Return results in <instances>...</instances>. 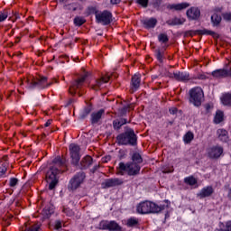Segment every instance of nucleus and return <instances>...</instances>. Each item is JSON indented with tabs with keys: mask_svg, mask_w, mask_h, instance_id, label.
Returning <instances> with one entry per match:
<instances>
[{
	"mask_svg": "<svg viewBox=\"0 0 231 231\" xmlns=\"http://www.w3.org/2000/svg\"><path fill=\"white\" fill-rule=\"evenodd\" d=\"M121 2L122 0H110L111 5H119Z\"/></svg>",
	"mask_w": 231,
	"mask_h": 231,
	"instance_id": "8fccbe9b",
	"label": "nucleus"
},
{
	"mask_svg": "<svg viewBox=\"0 0 231 231\" xmlns=\"http://www.w3.org/2000/svg\"><path fill=\"white\" fill-rule=\"evenodd\" d=\"M141 169L140 165L136 162H120L116 168V174L124 176L126 172L128 176H137V174H140Z\"/></svg>",
	"mask_w": 231,
	"mask_h": 231,
	"instance_id": "7ed1b4c3",
	"label": "nucleus"
},
{
	"mask_svg": "<svg viewBox=\"0 0 231 231\" xmlns=\"http://www.w3.org/2000/svg\"><path fill=\"white\" fill-rule=\"evenodd\" d=\"M106 113L104 109H100L97 112H94L91 114V122L92 124H98L100 122V119L102 118V116Z\"/></svg>",
	"mask_w": 231,
	"mask_h": 231,
	"instance_id": "4be33fe9",
	"label": "nucleus"
},
{
	"mask_svg": "<svg viewBox=\"0 0 231 231\" xmlns=\"http://www.w3.org/2000/svg\"><path fill=\"white\" fill-rule=\"evenodd\" d=\"M100 168L99 165H95L91 170L90 171L95 174V172H97V171H98V169Z\"/></svg>",
	"mask_w": 231,
	"mask_h": 231,
	"instance_id": "de8ad7c7",
	"label": "nucleus"
},
{
	"mask_svg": "<svg viewBox=\"0 0 231 231\" xmlns=\"http://www.w3.org/2000/svg\"><path fill=\"white\" fill-rule=\"evenodd\" d=\"M184 143H190L194 140V134L192 132H188L183 137Z\"/></svg>",
	"mask_w": 231,
	"mask_h": 231,
	"instance_id": "473e14b6",
	"label": "nucleus"
},
{
	"mask_svg": "<svg viewBox=\"0 0 231 231\" xmlns=\"http://www.w3.org/2000/svg\"><path fill=\"white\" fill-rule=\"evenodd\" d=\"M110 79L111 77L109 76L100 78L96 81V84L92 85L91 88L94 89V91H99V89H102V86H104V84H107V82H109Z\"/></svg>",
	"mask_w": 231,
	"mask_h": 231,
	"instance_id": "f3484780",
	"label": "nucleus"
},
{
	"mask_svg": "<svg viewBox=\"0 0 231 231\" xmlns=\"http://www.w3.org/2000/svg\"><path fill=\"white\" fill-rule=\"evenodd\" d=\"M41 226L39 224H34L29 227H26L24 231H39Z\"/></svg>",
	"mask_w": 231,
	"mask_h": 231,
	"instance_id": "e433bc0d",
	"label": "nucleus"
},
{
	"mask_svg": "<svg viewBox=\"0 0 231 231\" xmlns=\"http://www.w3.org/2000/svg\"><path fill=\"white\" fill-rule=\"evenodd\" d=\"M53 213V211H49V213H46L47 216H51V214Z\"/></svg>",
	"mask_w": 231,
	"mask_h": 231,
	"instance_id": "4d7b16f0",
	"label": "nucleus"
},
{
	"mask_svg": "<svg viewBox=\"0 0 231 231\" xmlns=\"http://www.w3.org/2000/svg\"><path fill=\"white\" fill-rule=\"evenodd\" d=\"M69 10H73V12H75L77 10V7H75L74 4H70L69 5Z\"/></svg>",
	"mask_w": 231,
	"mask_h": 231,
	"instance_id": "09e8293b",
	"label": "nucleus"
},
{
	"mask_svg": "<svg viewBox=\"0 0 231 231\" xmlns=\"http://www.w3.org/2000/svg\"><path fill=\"white\" fill-rule=\"evenodd\" d=\"M199 79H205V76H200Z\"/></svg>",
	"mask_w": 231,
	"mask_h": 231,
	"instance_id": "052dcab7",
	"label": "nucleus"
},
{
	"mask_svg": "<svg viewBox=\"0 0 231 231\" xmlns=\"http://www.w3.org/2000/svg\"><path fill=\"white\" fill-rule=\"evenodd\" d=\"M190 35H211L212 37H217V33L208 29L190 31Z\"/></svg>",
	"mask_w": 231,
	"mask_h": 231,
	"instance_id": "412c9836",
	"label": "nucleus"
},
{
	"mask_svg": "<svg viewBox=\"0 0 231 231\" xmlns=\"http://www.w3.org/2000/svg\"><path fill=\"white\" fill-rule=\"evenodd\" d=\"M69 151L72 165H79L80 162V146L76 143H71L69 146Z\"/></svg>",
	"mask_w": 231,
	"mask_h": 231,
	"instance_id": "1a4fd4ad",
	"label": "nucleus"
},
{
	"mask_svg": "<svg viewBox=\"0 0 231 231\" xmlns=\"http://www.w3.org/2000/svg\"><path fill=\"white\" fill-rule=\"evenodd\" d=\"M216 231H225V229H217Z\"/></svg>",
	"mask_w": 231,
	"mask_h": 231,
	"instance_id": "bf43d9fd",
	"label": "nucleus"
},
{
	"mask_svg": "<svg viewBox=\"0 0 231 231\" xmlns=\"http://www.w3.org/2000/svg\"><path fill=\"white\" fill-rule=\"evenodd\" d=\"M124 183L123 180L118 178L114 179H106L104 182H102L101 186L103 189H111L112 187H118V185H122Z\"/></svg>",
	"mask_w": 231,
	"mask_h": 231,
	"instance_id": "4468645a",
	"label": "nucleus"
},
{
	"mask_svg": "<svg viewBox=\"0 0 231 231\" xmlns=\"http://www.w3.org/2000/svg\"><path fill=\"white\" fill-rule=\"evenodd\" d=\"M91 106H87L84 108L82 114L80 115L81 118H86V116H88V115H89V113H91Z\"/></svg>",
	"mask_w": 231,
	"mask_h": 231,
	"instance_id": "c9c22d12",
	"label": "nucleus"
},
{
	"mask_svg": "<svg viewBox=\"0 0 231 231\" xmlns=\"http://www.w3.org/2000/svg\"><path fill=\"white\" fill-rule=\"evenodd\" d=\"M142 24L146 30H150V28H155L156 24H158V20L156 18H146L142 20Z\"/></svg>",
	"mask_w": 231,
	"mask_h": 231,
	"instance_id": "aec40b11",
	"label": "nucleus"
},
{
	"mask_svg": "<svg viewBox=\"0 0 231 231\" xmlns=\"http://www.w3.org/2000/svg\"><path fill=\"white\" fill-rule=\"evenodd\" d=\"M19 183V180L17 178H11L9 180V187H15Z\"/></svg>",
	"mask_w": 231,
	"mask_h": 231,
	"instance_id": "a19ab883",
	"label": "nucleus"
},
{
	"mask_svg": "<svg viewBox=\"0 0 231 231\" xmlns=\"http://www.w3.org/2000/svg\"><path fill=\"white\" fill-rule=\"evenodd\" d=\"M132 160L134 163H142V162H143V159H142V155H140V153L135 152L133 154L132 156Z\"/></svg>",
	"mask_w": 231,
	"mask_h": 231,
	"instance_id": "72a5a7b5",
	"label": "nucleus"
},
{
	"mask_svg": "<svg viewBox=\"0 0 231 231\" xmlns=\"http://www.w3.org/2000/svg\"><path fill=\"white\" fill-rule=\"evenodd\" d=\"M140 75L135 74L134 77H132V89L133 91H136L138 88H140Z\"/></svg>",
	"mask_w": 231,
	"mask_h": 231,
	"instance_id": "a878e982",
	"label": "nucleus"
},
{
	"mask_svg": "<svg viewBox=\"0 0 231 231\" xmlns=\"http://www.w3.org/2000/svg\"><path fill=\"white\" fill-rule=\"evenodd\" d=\"M171 202L166 200L165 204L158 205L154 202L145 200L140 202L136 207L137 214H158L162 212V210H165V208H169Z\"/></svg>",
	"mask_w": 231,
	"mask_h": 231,
	"instance_id": "f03ea898",
	"label": "nucleus"
},
{
	"mask_svg": "<svg viewBox=\"0 0 231 231\" xmlns=\"http://www.w3.org/2000/svg\"><path fill=\"white\" fill-rule=\"evenodd\" d=\"M158 41L159 42H162V44H165L169 42V36L166 33H161L158 35Z\"/></svg>",
	"mask_w": 231,
	"mask_h": 231,
	"instance_id": "f704fd0d",
	"label": "nucleus"
},
{
	"mask_svg": "<svg viewBox=\"0 0 231 231\" xmlns=\"http://www.w3.org/2000/svg\"><path fill=\"white\" fill-rule=\"evenodd\" d=\"M184 183H186L187 185H189L190 187H194V185L198 183V180H196L194 176L186 177L184 179Z\"/></svg>",
	"mask_w": 231,
	"mask_h": 231,
	"instance_id": "cd10ccee",
	"label": "nucleus"
},
{
	"mask_svg": "<svg viewBox=\"0 0 231 231\" xmlns=\"http://www.w3.org/2000/svg\"><path fill=\"white\" fill-rule=\"evenodd\" d=\"M190 6V4L185 2V3H180V4H171L168 5L167 8L168 10H176V12H180L181 10H185Z\"/></svg>",
	"mask_w": 231,
	"mask_h": 231,
	"instance_id": "a211bd4d",
	"label": "nucleus"
},
{
	"mask_svg": "<svg viewBox=\"0 0 231 231\" xmlns=\"http://www.w3.org/2000/svg\"><path fill=\"white\" fill-rule=\"evenodd\" d=\"M162 172H164V174H167L169 172H172V170L167 171V170H163Z\"/></svg>",
	"mask_w": 231,
	"mask_h": 231,
	"instance_id": "864d4df0",
	"label": "nucleus"
},
{
	"mask_svg": "<svg viewBox=\"0 0 231 231\" xmlns=\"http://www.w3.org/2000/svg\"><path fill=\"white\" fill-rule=\"evenodd\" d=\"M223 151V147L219 145L209 147L208 149V156L211 160H217V158H221Z\"/></svg>",
	"mask_w": 231,
	"mask_h": 231,
	"instance_id": "f8f14e48",
	"label": "nucleus"
},
{
	"mask_svg": "<svg viewBox=\"0 0 231 231\" xmlns=\"http://www.w3.org/2000/svg\"><path fill=\"white\" fill-rule=\"evenodd\" d=\"M86 180V173L84 171L77 172L69 182V190H77L84 183Z\"/></svg>",
	"mask_w": 231,
	"mask_h": 231,
	"instance_id": "6e6552de",
	"label": "nucleus"
},
{
	"mask_svg": "<svg viewBox=\"0 0 231 231\" xmlns=\"http://www.w3.org/2000/svg\"><path fill=\"white\" fill-rule=\"evenodd\" d=\"M185 23V18L174 17L166 22L168 26H180Z\"/></svg>",
	"mask_w": 231,
	"mask_h": 231,
	"instance_id": "5701e85b",
	"label": "nucleus"
},
{
	"mask_svg": "<svg viewBox=\"0 0 231 231\" xmlns=\"http://www.w3.org/2000/svg\"><path fill=\"white\" fill-rule=\"evenodd\" d=\"M224 114L221 110L217 111L215 118H214V122L215 124H221V122L223 121L224 118Z\"/></svg>",
	"mask_w": 231,
	"mask_h": 231,
	"instance_id": "c85d7f7f",
	"label": "nucleus"
},
{
	"mask_svg": "<svg viewBox=\"0 0 231 231\" xmlns=\"http://www.w3.org/2000/svg\"><path fill=\"white\" fill-rule=\"evenodd\" d=\"M214 194V188L212 186L204 187L198 194L199 199H205V198H210Z\"/></svg>",
	"mask_w": 231,
	"mask_h": 231,
	"instance_id": "dca6fc26",
	"label": "nucleus"
},
{
	"mask_svg": "<svg viewBox=\"0 0 231 231\" xmlns=\"http://www.w3.org/2000/svg\"><path fill=\"white\" fill-rule=\"evenodd\" d=\"M63 212H64V214H66V216H68L69 217H72V216L74 215L73 210H71L69 208H63Z\"/></svg>",
	"mask_w": 231,
	"mask_h": 231,
	"instance_id": "79ce46f5",
	"label": "nucleus"
},
{
	"mask_svg": "<svg viewBox=\"0 0 231 231\" xmlns=\"http://www.w3.org/2000/svg\"><path fill=\"white\" fill-rule=\"evenodd\" d=\"M204 97L203 89L199 87L193 88L189 90V102L193 104L195 107L201 106Z\"/></svg>",
	"mask_w": 231,
	"mask_h": 231,
	"instance_id": "39448f33",
	"label": "nucleus"
},
{
	"mask_svg": "<svg viewBox=\"0 0 231 231\" xmlns=\"http://www.w3.org/2000/svg\"><path fill=\"white\" fill-rule=\"evenodd\" d=\"M44 125L45 127H50V125H51V120H48Z\"/></svg>",
	"mask_w": 231,
	"mask_h": 231,
	"instance_id": "603ef678",
	"label": "nucleus"
},
{
	"mask_svg": "<svg viewBox=\"0 0 231 231\" xmlns=\"http://www.w3.org/2000/svg\"><path fill=\"white\" fill-rule=\"evenodd\" d=\"M60 167H64V160L60 157H56L52 161V165L50 167L45 175L46 182L49 185V190H53L59 183V174H60Z\"/></svg>",
	"mask_w": 231,
	"mask_h": 231,
	"instance_id": "f257e3e1",
	"label": "nucleus"
},
{
	"mask_svg": "<svg viewBox=\"0 0 231 231\" xmlns=\"http://www.w3.org/2000/svg\"><path fill=\"white\" fill-rule=\"evenodd\" d=\"M60 3H63L64 0H60Z\"/></svg>",
	"mask_w": 231,
	"mask_h": 231,
	"instance_id": "680f3d73",
	"label": "nucleus"
},
{
	"mask_svg": "<svg viewBox=\"0 0 231 231\" xmlns=\"http://www.w3.org/2000/svg\"><path fill=\"white\" fill-rule=\"evenodd\" d=\"M206 109L208 111V109H210V105H206Z\"/></svg>",
	"mask_w": 231,
	"mask_h": 231,
	"instance_id": "6e6d98bb",
	"label": "nucleus"
},
{
	"mask_svg": "<svg viewBox=\"0 0 231 231\" xmlns=\"http://www.w3.org/2000/svg\"><path fill=\"white\" fill-rule=\"evenodd\" d=\"M8 19V12L0 13V23Z\"/></svg>",
	"mask_w": 231,
	"mask_h": 231,
	"instance_id": "37998d69",
	"label": "nucleus"
},
{
	"mask_svg": "<svg viewBox=\"0 0 231 231\" xmlns=\"http://www.w3.org/2000/svg\"><path fill=\"white\" fill-rule=\"evenodd\" d=\"M117 143L119 145H136V142L138 138L136 137V134H134V130L132 128H127L124 134H120L116 137Z\"/></svg>",
	"mask_w": 231,
	"mask_h": 231,
	"instance_id": "20e7f679",
	"label": "nucleus"
},
{
	"mask_svg": "<svg viewBox=\"0 0 231 231\" xmlns=\"http://www.w3.org/2000/svg\"><path fill=\"white\" fill-rule=\"evenodd\" d=\"M221 21H222L221 15H218L217 14H214L211 16V23L213 26H219V24H221Z\"/></svg>",
	"mask_w": 231,
	"mask_h": 231,
	"instance_id": "bb28decb",
	"label": "nucleus"
},
{
	"mask_svg": "<svg viewBox=\"0 0 231 231\" xmlns=\"http://www.w3.org/2000/svg\"><path fill=\"white\" fill-rule=\"evenodd\" d=\"M127 124V119L121 118V119H116L113 121V127L116 131H118L122 127V125H125Z\"/></svg>",
	"mask_w": 231,
	"mask_h": 231,
	"instance_id": "393cba45",
	"label": "nucleus"
},
{
	"mask_svg": "<svg viewBox=\"0 0 231 231\" xmlns=\"http://www.w3.org/2000/svg\"><path fill=\"white\" fill-rule=\"evenodd\" d=\"M170 79H175V80H178V82H187L188 80H190V75L187 72H174L169 74Z\"/></svg>",
	"mask_w": 231,
	"mask_h": 231,
	"instance_id": "ddd939ff",
	"label": "nucleus"
},
{
	"mask_svg": "<svg viewBox=\"0 0 231 231\" xmlns=\"http://www.w3.org/2000/svg\"><path fill=\"white\" fill-rule=\"evenodd\" d=\"M54 228L56 230H59L60 228H62V222H60V220L56 221L55 225H54Z\"/></svg>",
	"mask_w": 231,
	"mask_h": 231,
	"instance_id": "a18cd8bd",
	"label": "nucleus"
},
{
	"mask_svg": "<svg viewBox=\"0 0 231 231\" xmlns=\"http://www.w3.org/2000/svg\"><path fill=\"white\" fill-rule=\"evenodd\" d=\"M48 210V208H45V211Z\"/></svg>",
	"mask_w": 231,
	"mask_h": 231,
	"instance_id": "e2e57ef3",
	"label": "nucleus"
},
{
	"mask_svg": "<svg viewBox=\"0 0 231 231\" xmlns=\"http://www.w3.org/2000/svg\"><path fill=\"white\" fill-rule=\"evenodd\" d=\"M88 79V74L81 76L79 79L72 81L71 86L69 89L70 95H75L77 89H80L81 86H84L86 79Z\"/></svg>",
	"mask_w": 231,
	"mask_h": 231,
	"instance_id": "9b49d317",
	"label": "nucleus"
},
{
	"mask_svg": "<svg viewBox=\"0 0 231 231\" xmlns=\"http://www.w3.org/2000/svg\"><path fill=\"white\" fill-rule=\"evenodd\" d=\"M221 100L224 106H231V94H225Z\"/></svg>",
	"mask_w": 231,
	"mask_h": 231,
	"instance_id": "7c9ffc66",
	"label": "nucleus"
},
{
	"mask_svg": "<svg viewBox=\"0 0 231 231\" xmlns=\"http://www.w3.org/2000/svg\"><path fill=\"white\" fill-rule=\"evenodd\" d=\"M96 22L98 24H103V26H107V24H111L113 22V14L111 12L105 11H96L95 12Z\"/></svg>",
	"mask_w": 231,
	"mask_h": 231,
	"instance_id": "0eeeda50",
	"label": "nucleus"
},
{
	"mask_svg": "<svg viewBox=\"0 0 231 231\" xmlns=\"http://www.w3.org/2000/svg\"><path fill=\"white\" fill-rule=\"evenodd\" d=\"M139 224L138 218L136 217H130L127 222H126V226L133 228L134 226H137V225Z\"/></svg>",
	"mask_w": 231,
	"mask_h": 231,
	"instance_id": "c756f323",
	"label": "nucleus"
},
{
	"mask_svg": "<svg viewBox=\"0 0 231 231\" xmlns=\"http://www.w3.org/2000/svg\"><path fill=\"white\" fill-rule=\"evenodd\" d=\"M222 17L224 21L230 22L231 21V13H224L222 14Z\"/></svg>",
	"mask_w": 231,
	"mask_h": 231,
	"instance_id": "c03bdc74",
	"label": "nucleus"
},
{
	"mask_svg": "<svg viewBox=\"0 0 231 231\" xmlns=\"http://www.w3.org/2000/svg\"><path fill=\"white\" fill-rule=\"evenodd\" d=\"M27 88L28 89H35V88H39V89H44L46 88H50L53 82H48L47 77H40L37 79V81L33 79H27Z\"/></svg>",
	"mask_w": 231,
	"mask_h": 231,
	"instance_id": "423d86ee",
	"label": "nucleus"
},
{
	"mask_svg": "<svg viewBox=\"0 0 231 231\" xmlns=\"http://www.w3.org/2000/svg\"><path fill=\"white\" fill-rule=\"evenodd\" d=\"M99 228L101 230H108V231H122V226L116 223L115 220L107 221L103 220L99 223Z\"/></svg>",
	"mask_w": 231,
	"mask_h": 231,
	"instance_id": "9d476101",
	"label": "nucleus"
},
{
	"mask_svg": "<svg viewBox=\"0 0 231 231\" xmlns=\"http://www.w3.org/2000/svg\"><path fill=\"white\" fill-rule=\"evenodd\" d=\"M224 231H231V221H227V222L226 223Z\"/></svg>",
	"mask_w": 231,
	"mask_h": 231,
	"instance_id": "49530a36",
	"label": "nucleus"
},
{
	"mask_svg": "<svg viewBox=\"0 0 231 231\" xmlns=\"http://www.w3.org/2000/svg\"><path fill=\"white\" fill-rule=\"evenodd\" d=\"M152 80H156V79H158V76L153 75V76L152 77Z\"/></svg>",
	"mask_w": 231,
	"mask_h": 231,
	"instance_id": "5fc2aeb1",
	"label": "nucleus"
},
{
	"mask_svg": "<svg viewBox=\"0 0 231 231\" xmlns=\"http://www.w3.org/2000/svg\"><path fill=\"white\" fill-rule=\"evenodd\" d=\"M6 165L5 163L0 164V178H3L6 174Z\"/></svg>",
	"mask_w": 231,
	"mask_h": 231,
	"instance_id": "58836bf2",
	"label": "nucleus"
},
{
	"mask_svg": "<svg viewBox=\"0 0 231 231\" xmlns=\"http://www.w3.org/2000/svg\"><path fill=\"white\" fill-rule=\"evenodd\" d=\"M86 23V18L82 16H76L74 18L75 26H82Z\"/></svg>",
	"mask_w": 231,
	"mask_h": 231,
	"instance_id": "2f4dec72",
	"label": "nucleus"
},
{
	"mask_svg": "<svg viewBox=\"0 0 231 231\" xmlns=\"http://www.w3.org/2000/svg\"><path fill=\"white\" fill-rule=\"evenodd\" d=\"M15 33V31L12 30L10 35H14Z\"/></svg>",
	"mask_w": 231,
	"mask_h": 231,
	"instance_id": "13d9d810",
	"label": "nucleus"
},
{
	"mask_svg": "<svg viewBox=\"0 0 231 231\" xmlns=\"http://www.w3.org/2000/svg\"><path fill=\"white\" fill-rule=\"evenodd\" d=\"M217 136L220 142H228V132L223 128L217 131Z\"/></svg>",
	"mask_w": 231,
	"mask_h": 231,
	"instance_id": "b1692460",
	"label": "nucleus"
},
{
	"mask_svg": "<svg viewBox=\"0 0 231 231\" xmlns=\"http://www.w3.org/2000/svg\"><path fill=\"white\" fill-rule=\"evenodd\" d=\"M91 165H93V157L87 155L81 160L79 169H81V171L89 169Z\"/></svg>",
	"mask_w": 231,
	"mask_h": 231,
	"instance_id": "6ab92c4d",
	"label": "nucleus"
},
{
	"mask_svg": "<svg viewBox=\"0 0 231 231\" xmlns=\"http://www.w3.org/2000/svg\"><path fill=\"white\" fill-rule=\"evenodd\" d=\"M186 15L189 21H198V18L201 15L199 8L193 6L187 10Z\"/></svg>",
	"mask_w": 231,
	"mask_h": 231,
	"instance_id": "2eb2a0df",
	"label": "nucleus"
},
{
	"mask_svg": "<svg viewBox=\"0 0 231 231\" xmlns=\"http://www.w3.org/2000/svg\"><path fill=\"white\" fill-rule=\"evenodd\" d=\"M170 113L171 115H176V113H178V108H171Z\"/></svg>",
	"mask_w": 231,
	"mask_h": 231,
	"instance_id": "3c124183",
	"label": "nucleus"
},
{
	"mask_svg": "<svg viewBox=\"0 0 231 231\" xmlns=\"http://www.w3.org/2000/svg\"><path fill=\"white\" fill-rule=\"evenodd\" d=\"M136 3L143 6V8H147V6H149V0H136Z\"/></svg>",
	"mask_w": 231,
	"mask_h": 231,
	"instance_id": "ea45409f",
	"label": "nucleus"
},
{
	"mask_svg": "<svg viewBox=\"0 0 231 231\" xmlns=\"http://www.w3.org/2000/svg\"><path fill=\"white\" fill-rule=\"evenodd\" d=\"M155 56L159 62H163V53L160 50L155 51Z\"/></svg>",
	"mask_w": 231,
	"mask_h": 231,
	"instance_id": "4c0bfd02",
	"label": "nucleus"
}]
</instances>
